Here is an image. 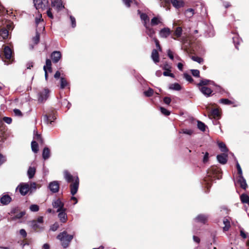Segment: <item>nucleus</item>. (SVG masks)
Here are the masks:
<instances>
[{
	"mask_svg": "<svg viewBox=\"0 0 249 249\" xmlns=\"http://www.w3.org/2000/svg\"><path fill=\"white\" fill-rule=\"evenodd\" d=\"M221 178L220 169L216 166H212L208 170L207 177L204 178L206 187L208 188L211 186L209 181L212 180L213 178L220 179Z\"/></svg>",
	"mask_w": 249,
	"mask_h": 249,
	"instance_id": "obj_1",
	"label": "nucleus"
},
{
	"mask_svg": "<svg viewBox=\"0 0 249 249\" xmlns=\"http://www.w3.org/2000/svg\"><path fill=\"white\" fill-rule=\"evenodd\" d=\"M65 179L68 182L72 183L71 184V193L72 196L75 195L79 187V178L77 177H73L67 171L64 172Z\"/></svg>",
	"mask_w": 249,
	"mask_h": 249,
	"instance_id": "obj_2",
	"label": "nucleus"
},
{
	"mask_svg": "<svg viewBox=\"0 0 249 249\" xmlns=\"http://www.w3.org/2000/svg\"><path fill=\"white\" fill-rule=\"evenodd\" d=\"M73 235L69 234L67 232L64 231L60 233L57 235V239H58L61 243V245L63 248H67L71 241L73 238Z\"/></svg>",
	"mask_w": 249,
	"mask_h": 249,
	"instance_id": "obj_3",
	"label": "nucleus"
},
{
	"mask_svg": "<svg viewBox=\"0 0 249 249\" xmlns=\"http://www.w3.org/2000/svg\"><path fill=\"white\" fill-rule=\"evenodd\" d=\"M34 5L37 10L49 8L48 0H34Z\"/></svg>",
	"mask_w": 249,
	"mask_h": 249,
	"instance_id": "obj_4",
	"label": "nucleus"
},
{
	"mask_svg": "<svg viewBox=\"0 0 249 249\" xmlns=\"http://www.w3.org/2000/svg\"><path fill=\"white\" fill-rule=\"evenodd\" d=\"M22 196H25L29 191V184L27 183H21L17 187Z\"/></svg>",
	"mask_w": 249,
	"mask_h": 249,
	"instance_id": "obj_5",
	"label": "nucleus"
},
{
	"mask_svg": "<svg viewBox=\"0 0 249 249\" xmlns=\"http://www.w3.org/2000/svg\"><path fill=\"white\" fill-rule=\"evenodd\" d=\"M52 205L53 208L57 209V212L66 210V209L64 208V203L60 199L54 200L53 201Z\"/></svg>",
	"mask_w": 249,
	"mask_h": 249,
	"instance_id": "obj_6",
	"label": "nucleus"
},
{
	"mask_svg": "<svg viewBox=\"0 0 249 249\" xmlns=\"http://www.w3.org/2000/svg\"><path fill=\"white\" fill-rule=\"evenodd\" d=\"M56 118L54 116V112H52L48 114H45L43 116V120L45 123L51 124Z\"/></svg>",
	"mask_w": 249,
	"mask_h": 249,
	"instance_id": "obj_7",
	"label": "nucleus"
},
{
	"mask_svg": "<svg viewBox=\"0 0 249 249\" xmlns=\"http://www.w3.org/2000/svg\"><path fill=\"white\" fill-rule=\"evenodd\" d=\"M50 91L48 89H44L40 93L38 100L40 102L45 101L49 95Z\"/></svg>",
	"mask_w": 249,
	"mask_h": 249,
	"instance_id": "obj_8",
	"label": "nucleus"
},
{
	"mask_svg": "<svg viewBox=\"0 0 249 249\" xmlns=\"http://www.w3.org/2000/svg\"><path fill=\"white\" fill-rule=\"evenodd\" d=\"M49 188L53 193H56L59 190V184L58 181H53L49 184Z\"/></svg>",
	"mask_w": 249,
	"mask_h": 249,
	"instance_id": "obj_9",
	"label": "nucleus"
},
{
	"mask_svg": "<svg viewBox=\"0 0 249 249\" xmlns=\"http://www.w3.org/2000/svg\"><path fill=\"white\" fill-rule=\"evenodd\" d=\"M138 14L140 15L141 19L143 21L144 27H147L149 25V18L148 16L144 13H141L140 10L138 11Z\"/></svg>",
	"mask_w": 249,
	"mask_h": 249,
	"instance_id": "obj_10",
	"label": "nucleus"
},
{
	"mask_svg": "<svg viewBox=\"0 0 249 249\" xmlns=\"http://www.w3.org/2000/svg\"><path fill=\"white\" fill-rule=\"evenodd\" d=\"M61 57V54L59 51H54L51 54V58L53 62L57 63Z\"/></svg>",
	"mask_w": 249,
	"mask_h": 249,
	"instance_id": "obj_11",
	"label": "nucleus"
},
{
	"mask_svg": "<svg viewBox=\"0 0 249 249\" xmlns=\"http://www.w3.org/2000/svg\"><path fill=\"white\" fill-rule=\"evenodd\" d=\"M237 182L240 184V186L242 188H243V189H246L247 188V184L243 175L238 176Z\"/></svg>",
	"mask_w": 249,
	"mask_h": 249,
	"instance_id": "obj_12",
	"label": "nucleus"
},
{
	"mask_svg": "<svg viewBox=\"0 0 249 249\" xmlns=\"http://www.w3.org/2000/svg\"><path fill=\"white\" fill-rule=\"evenodd\" d=\"M199 90L205 96H209L213 92L212 90L206 86L199 87Z\"/></svg>",
	"mask_w": 249,
	"mask_h": 249,
	"instance_id": "obj_13",
	"label": "nucleus"
},
{
	"mask_svg": "<svg viewBox=\"0 0 249 249\" xmlns=\"http://www.w3.org/2000/svg\"><path fill=\"white\" fill-rule=\"evenodd\" d=\"M65 212L66 211L57 212L59 213L58 217L59 218L60 221L62 223H65L67 220V215Z\"/></svg>",
	"mask_w": 249,
	"mask_h": 249,
	"instance_id": "obj_14",
	"label": "nucleus"
},
{
	"mask_svg": "<svg viewBox=\"0 0 249 249\" xmlns=\"http://www.w3.org/2000/svg\"><path fill=\"white\" fill-rule=\"evenodd\" d=\"M171 31L169 28H164L162 29L160 32V36L163 38H166L170 34Z\"/></svg>",
	"mask_w": 249,
	"mask_h": 249,
	"instance_id": "obj_15",
	"label": "nucleus"
},
{
	"mask_svg": "<svg viewBox=\"0 0 249 249\" xmlns=\"http://www.w3.org/2000/svg\"><path fill=\"white\" fill-rule=\"evenodd\" d=\"M12 50L8 46H5L4 48V54L5 58L10 59L12 57Z\"/></svg>",
	"mask_w": 249,
	"mask_h": 249,
	"instance_id": "obj_16",
	"label": "nucleus"
},
{
	"mask_svg": "<svg viewBox=\"0 0 249 249\" xmlns=\"http://www.w3.org/2000/svg\"><path fill=\"white\" fill-rule=\"evenodd\" d=\"M11 201V198L8 195L3 196L0 199V203L2 205H7Z\"/></svg>",
	"mask_w": 249,
	"mask_h": 249,
	"instance_id": "obj_17",
	"label": "nucleus"
},
{
	"mask_svg": "<svg viewBox=\"0 0 249 249\" xmlns=\"http://www.w3.org/2000/svg\"><path fill=\"white\" fill-rule=\"evenodd\" d=\"M8 31L5 29L2 28L0 29V41H1L2 39H5L8 37Z\"/></svg>",
	"mask_w": 249,
	"mask_h": 249,
	"instance_id": "obj_18",
	"label": "nucleus"
},
{
	"mask_svg": "<svg viewBox=\"0 0 249 249\" xmlns=\"http://www.w3.org/2000/svg\"><path fill=\"white\" fill-rule=\"evenodd\" d=\"M227 156L225 154L219 155L217 156L218 161L221 164H225L227 161Z\"/></svg>",
	"mask_w": 249,
	"mask_h": 249,
	"instance_id": "obj_19",
	"label": "nucleus"
},
{
	"mask_svg": "<svg viewBox=\"0 0 249 249\" xmlns=\"http://www.w3.org/2000/svg\"><path fill=\"white\" fill-rule=\"evenodd\" d=\"M61 0H55L52 1V6L55 7L58 10L64 7L62 5V3L60 1Z\"/></svg>",
	"mask_w": 249,
	"mask_h": 249,
	"instance_id": "obj_20",
	"label": "nucleus"
},
{
	"mask_svg": "<svg viewBox=\"0 0 249 249\" xmlns=\"http://www.w3.org/2000/svg\"><path fill=\"white\" fill-rule=\"evenodd\" d=\"M151 57L153 60L155 62L157 63L159 61V55L158 52L156 50H153L151 54Z\"/></svg>",
	"mask_w": 249,
	"mask_h": 249,
	"instance_id": "obj_21",
	"label": "nucleus"
},
{
	"mask_svg": "<svg viewBox=\"0 0 249 249\" xmlns=\"http://www.w3.org/2000/svg\"><path fill=\"white\" fill-rule=\"evenodd\" d=\"M50 156V150L48 147H45L43 150L42 157L44 160L48 159Z\"/></svg>",
	"mask_w": 249,
	"mask_h": 249,
	"instance_id": "obj_22",
	"label": "nucleus"
},
{
	"mask_svg": "<svg viewBox=\"0 0 249 249\" xmlns=\"http://www.w3.org/2000/svg\"><path fill=\"white\" fill-rule=\"evenodd\" d=\"M146 28V33L151 38H154L153 36L155 34V31L153 28L150 27L149 25L147 27H145Z\"/></svg>",
	"mask_w": 249,
	"mask_h": 249,
	"instance_id": "obj_23",
	"label": "nucleus"
},
{
	"mask_svg": "<svg viewBox=\"0 0 249 249\" xmlns=\"http://www.w3.org/2000/svg\"><path fill=\"white\" fill-rule=\"evenodd\" d=\"M171 2L173 5L177 8H178L183 6V2L181 1L178 0H171Z\"/></svg>",
	"mask_w": 249,
	"mask_h": 249,
	"instance_id": "obj_24",
	"label": "nucleus"
},
{
	"mask_svg": "<svg viewBox=\"0 0 249 249\" xmlns=\"http://www.w3.org/2000/svg\"><path fill=\"white\" fill-rule=\"evenodd\" d=\"M36 169L34 167H30L28 169L27 174L29 178H32L35 175Z\"/></svg>",
	"mask_w": 249,
	"mask_h": 249,
	"instance_id": "obj_25",
	"label": "nucleus"
},
{
	"mask_svg": "<svg viewBox=\"0 0 249 249\" xmlns=\"http://www.w3.org/2000/svg\"><path fill=\"white\" fill-rule=\"evenodd\" d=\"M241 201L243 203H247L249 205V196L246 194H242L240 196Z\"/></svg>",
	"mask_w": 249,
	"mask_h": 249,
	"instance_id": "obj_26",
	"label": "nucleus"
},
{
	"mask_svg": "<svg viewBox=\"0 0 249 249\" xmlns=\"http://www.w3.org/2000/svg\"><path fill=\"white\" fill-rule=\"evenodd\" d=\"M207 219V216L203 215V214H200L198 215L196 218V220L198 222H200L202 223H204L205 221H206Z\"/></svg>",
	"mask_w": 249,
	"mask_h": 249,
	"instance_id": "obj_27",
	"label": "nucleus"
},
{
	"mask_svg": "<svg viewBox=\"0 0 249 249\" xmlns=\"http://www.w3.org/2000/svg\"><path fill=\"white\" fill-rule=\"evenodd\" d=\"M213 83V82L209 80H207V79L202 80H201L200 82L197 84V86H198L199 87H201L205 86L206 85H207L209 84H211Z\"/></svg>",
	"mask_w": 249,
	"mask_h": 249,
	"instance_id": "obj_28",
	"label": "nucleus"
},
{
	"mask_svg": "<svg viewBox=\"0 0 249 249\" xmlns=\"http://www.w3.org/2000/svg\"><path fill=\"white\" fill-rule=\"evenodd\" d=\"M31 147L33 152L37 153L38 151V146L37 143L35 141H33L31 143Z\"/></svg>",
	"mask_w": 249,
	"mask_h": 249,
	"instance_id": "obj_29",
	"label": "nucleus"
},
{
	"mask_svg": "<svg viewBox=\"0 0 249 249\" xmlns=\"http://www.w3.org/2000/svg\"><path fill=\"white\" fill-rule=\"evenodd\" d=\"M223 223L225 225V226L223 227V230L224 231H227L230 227V222L227 218H224Z\"/></svg>",
	"mask_w": 249,
	"mask_h": 249,
	"instance_id": "obj_30",
	"label": "nucleus"
},
{
	"mask_svg": "<svg viewBox=\"0 0 249 249\" xmlns=\"http://www.w3.org/2000/svg\"><path fill=\"white\" fill-rule=\"evenodd\" d=\"M169 89L175 90H179L181 89V86L178 83H174L170 85Z\"/></svg>",
	"mask_w": 249,
	"mask_h": 249,
	"instance_id": "obj_31",
	"label": "nucleus"
},
{
	"mask_svg": "<svg viewBox=\"0 0 249 249\" xmlns=\"http://www.w3.org/2000/svg\"><path fill=\"white\" fill-rule=\"evenodd\" d=\"M161 22L160 19L158 17L153 18L151 21V26H155Z\"/></svg>",
	"mask_w": 249,
	"mask_h": 249,
	"instance_id": "obj_32",
	"label": "nucleus"
},
{
	"mask_svg": "<svg viewBox=\"0 0 249 249\" xmlns=\"http://www.w3.org/2000/svg\"><path fill=\"white\" fill-rule=\"evenodd\" d=\"M182 32V28L180 27H178L176 28L175 32H174V35L177 37H179L181 36Z\"/></svg>",
	"mask_w": 249,
	"mask_h": 249,
	"instance_id": "obj_33",
	"label": "nucleus"
},
{
	"mask_svg": "<svg viewBox=\"0 0 249 249\" xmlns=\"http://www.w3.org/2000/svg\"><path fill=\"white\" fill-rule=\"evenodd\" d=\"M197 127L200 130L204 131L206 128V125L202 122L198 121H197Z\"/></svg>",
	"mask_w": 249,
	"mask_h": 249,
	"instance_id": "obj_34",
	"label": "nucleus"
},
{
	"mask_svg": "<svg viewBox=\"0 0 249 249\" xmlns=\"http://www.w3.org/2000/svg\"><path fill=\"white\" fill-rule=\"evenodd\" d=\"M194 14L193 9H188L185 11V15L187 18L192 17Z\"/></svg>",
	"mask_w": 249,
	"mask_h": 249,
	"instance_id": "obj_35",
	"label": "nucleus"
},
{
	"mask_svg": "<svg viewBox=\"0 0 249 249\" xmlns=\"http://www.w3.org/2000/svg\"><path fill=\"white\" fill-rule=\"evenodd\" d=\"M219 147L220 148L221 151L224 152H227L228 149L226 146V145L223 142H218Z\"/></svg>",
	"mask_w": 249,
	"mask_h": 249,
	"instance_id": "obj_36",
	"label": "nucleus"
},
{
	"mask_svg": "<svg viewBox=\"0 0 249 249\" xmlns=\"http://www.w3.org/2000/svg\"><path fill=\"white\" fill-rule=\"evenodd\" d=\"M52 66V62L49 59H47L46 61V65L43 67V70L44 71L47 70V69L48 68H51Z\"/></svg>",
	"mask_w": 249,
	"mask_h": 249,
	"instance_id": "obj_37",
	"label": "nucleus"
},
{
	"mask_svg": "<svg viewBox=\"0 0 249 249\" xmlns=\"http://www.w3.org/2000/svg\"><path fill=\"white\" fill-rule=\"evenodd\" d=\"M211 115L213 118L217 117L219 116V112L217 109H213L211 111Z\"/></svg>",
	"mask_w": 249,
	"mask_h": 249,
	"instance_id": "obj_38",
	"label": "nucleus"
},
{
	"mask_svg": "<svg viewBox=\"0 0 249 249\" xmlns=\"http://www.w3.org/2000/svg\"><path fill=\"white\" fill-rule=\"evenodd\" d=\"M30 192H32L36 190V184L35 182H30L29 184Z\"/></svg>",
	"mask_w": 249,
	"mask_h": 249,
	"instance_id": "obj_39",
	"label": "nucleus"
},
{
	"mask_svg": "<svg viewBox=\"0 0 249 249\" xmlns=\"http://www.w3.org/2000/svg\"><path fill=\"white\" fill-rule=\"evenodd\" d=\"M153 93H154V91L151 88H149L147 90L145 91L144 92V95L147 97H150V96H152L153 95Z\"/></svg>",
	"mask_w": 249,
	"mask_h": 249,
	"instance_id": "obj_40",
	"label": "nucleus"
},
{
	"mask_svg": "<svg viewBox=\"0 0 249 249\" xmlns=\"http://www.w3.org/2000/svg\"><path fill=\"white\" fill-rule=\"evenodd\" d=\"M30 210L32 212H37L39 210V206L36 204H33L30 206Z\"/></svg>",
	"mask_w": 249,
	"mask_h": 249,
	"instance_id": "obj_41",
	"label": "nucleus"
},
{
	"mask_svg": "<svg viewBox=\"0 0 249 249\" xmlns=\"http://www.w3.org/2000/svg\"><path fill=\"white\" fill-rule=\"evenodd\" d=\"M68 85V83L65 79L61 78V85L60 87L61 89H64Z\"/></svg>",
	"mask_w": 249,
	"mask_h": 249,
	"instance_id": "obj_42",
	"label": "nucleus"
},
{
	"mask_svg": "<svg viewBox=\"0 0 249 249\" xmlns=\"http://www.w3.org/2000/svg\"><path fill=\"white\" fill-rule=\"evenodd\" d=\"M24 214H25V213L23 212H21L17 214V215H16L13 217H12V219L15 220H16V219H20Z\"/></svg>",
	"mask_w": 249,
	"mask_h": 249,
	"instance_id": "obj_43",
	"label": "nucleus"
},
{
	"mask_svg": "<svg viewBox=\"0 0 249 249\" xmlns=\"http://www.w3.org/2000/svg\"><path fill=\"white\" fill-rule=\"evenodd\" d=\"M160 110L161 113L163 114H164V115L168 116L170 114V112L169 111H168V110H167L166 109H165V108H164L163 107H160Z\"/></svg>",
	"mask_w": 249,
	"mask_h": 249,
	"instance_id": "obj_44",
	"label": "nucleus"
},
{
	"mask_svg": "<svg viewBox=\"0 0 249 249\" xmlns=\"http://www.w3.org/2000/svg\"><path fill=\"white\" fill-rule=\"evenodd\" d=\"M34 139L38 141L39 142H40L41 143H43V140L41 138V136L37 133H36L35 134L34 137Z\"/></svg>",
	"mask_w": 249,
	"mask_h": 249,
	"instance_id": "obj_45",
	"label": "nucleus"
},
{
	"mask_svg": "<svg viewBox=\"0 0 249 249\" xmlns=\"http://www.w3.org/2000/svg\"><path fill=\"white\" fill-rule=\"evenodd\" d=\"M33 41L35 44H36L39 42V34L36 32L35 37L33 38Z\"/></svg>",
	"mask_w": 249,
	"mask_h": 249,
	"instance_id": "obj_46",
	"label": "nucleus"
},
{
	"mask_svg": "<svg viewBox=\"0 0 249 249\" xmlns=\"http://www.w3.org/2000/svg\"><path fill=\"white\" fill-rule=\"evenodd\" d=\"M43 20L42 18V15L41 14H39L38 17H36V24L37 26L38 24L41 22H43Z\"/></svg>",
	"mask_w": 249,
	"mask_h": 249,
	"instance_id": "obj_47",
	"label": "nucleus"
},
{
	"mask_svg": "<svg viewBox=\"0 0 249 249\" xmlns=\"http://www.w3.org/2000/svg\"><path fill=\"white\" fill-rule=\"evenodd\" d=\"M13 112L15 116L18 117H21L22 116V112L18 109H14Z\"/></svg>",
	"mask_w": 249,
	"mask_h": 249,
	"instance_id": "obj_48",
	"label": "nucleus"
},
{
	"mask_svg": "<svg viewBox=\"0 0 249 249\" xmlns=\"http://www.w3.org/2000/svg\"><path fill=\"white\" fill-rule=\"evenodd\" d=\"M192 59L194 61H196L199 63H201L203 62V59L199 57L193 56L192 57Z\"/></svg>",
	"mask_w": 249,
	"mask_h": 249,
	"instance_id": "obj_49",
	"label": "nucleus"
},
{
	"mask_svg": "<svg viewBox=\"0 0 249 249\" xmlns=\"http://www.w3.org/2000/svg\"><path fill=\"white\" fill-rule=\"evenodd\" d=\"M184 78L188 81L192 82L193 81L191 76L187 73L184 74Z\"/></svg>",
	"mask_w": 249,
	"mask_h": 249,
	"instance_id": "obj_50",
	"label": "nucleus"
},
{
	"mask_svg": "<svg viewBox=\"0 0 249 249\" xmlns=\"http://www.w3.org/2000/svg\"><path fill=\"white\" fill-rule=\"evenodd\" d=\"M220 102L225 105H230L232 103L231 101L227 99H221L220 100Z\"/></svg>",
	"mask_w": 249,
	"mask_h": 249,
	"instance_id": "obj_51",
	"label": "nucleus"
},
{
	"mask_svg": "<svg viewBox=\"0 0 249 249\" xmlns=\"http://www.w3.org/2000/svg\"><path fill=\"white\" fill-rule=\"evenodd\" d=\"M192 74L195 77L199 76V71L197 70H191Z\"/></svg>",
	"mask_w": 249,
	"mask_h": 249,
	"instance_id": "obj_52",
	"label": "nucleus"
},
{
	"mask_svg": "<svg viewBox=\"0 0 249 249\" xmlns=\"http://www.w3.org/2000/svg\"><path fill=\"white\" fill-rule=\"evenodd\" d=\"M182 132L183 133L187 134V135H191L193 133V131L191 129H183L182 130Z\"/></svg>",
	"mask_w": 249,
	"mask_h": 249,
	"instance_id": "obj_53",
	"label": "nucleus"
},
{
	"mask_svg": "<svg viewBox=\"0 0 249 249\" xmlns=\"http://www.w3.org/2000/svg\"><path fill=\"white\" fill-rule=\"evenodd\" d=\"M236 167L237 169L238 173L239 174V176H242L243 175H242V171L241 168L238 162L236 163Z\"/></svg>",
	"mask_w": 249,
	"mask_h": 249,
	"instance_id": "obj_54",
	"label": "nucleus"
},
{
	"mask_svg": "<svg viewBox=\"0 0 249 249\" xmlns=\"http://www.w3.org/2000/svg\"><path fill=\"white\" fill-rule=\"evenodd\" d=\"M59 225L58 223H54L53 225L51 227L50 229L53 231H55L58 228Z\"/></svg>",
	"mask_w": 249,
	"mask_h": 249,
	"instance_id": "obj_55",
	"label": "nucleus"
},
{
	"mask_svg": "<svg viewBox=\"0 0 249 249\" xmlns=\"http://www.w3.org/2000/svg\"><path fill=\"white\" fill-rule=\"evenodd\" d=\"M70 19L71 20L72 27L73 28L75 27L76 26V21L75 18L71 16Z\"/></svg>",
	"mask_w": 249,
	"mask_h": 249,
	"instance_id": "obj_56",
	"label": "nucleus"
},
{
	"mask_svg": "<svg viewBox=\"0 0 249 249\" xmlns=\"http://www.w3.org/2000/svg\"><path fill=\"white\" fill-rule=\"evenodd\" d=\"M3 121L8 124H10L12 123V119L10 117H4L3 118Z\"/></svg>",
	"mask_w": 249,
	"mask_h": 249,
	"instance_id": "obj_57",
	"label": "nucleus"
},
{
	"mask_svg": "<svg viewBox=\"0 0 249 249\" xmlns=\"http://www.w3.org/2000/svg\"><path fill=\"white\" fill-rule=\"evenodd\" d=\"M32 226L35 229H40L41 228L40 226L38 224V223H36V221L32 222Z\"/></svg>",
	"mask_w": 249,
	"mask_h": 249,
	"instance_id": "obj_58",
	"label": "nucleus"
},
{
	"mask_svg": "<svg viewBox=\"0 0 249 249\" xmlns=\"http://www.w3.org/2000/svg\"><path fill=\"white\" fill-rule=\"evenodd\" d=\"M153 40H154V42H155L156 47L160 51L161 50V47H160V43H159L158 40L156 38H153Z\"/></svg>",
	"mask_w": 249,
	"mask_h": 249,
	"instance_id": "obj_59",
	"label": "nucleus"
},
{
	"mask_svg": "<svg viewBox=\"0 0 249 249\" xmlns=\"http://www.w3.org/2000/svg\"><path fill=\"white\" fill-rule=\"evenodd\" d=\"M167 55L168 57L172 60L174 59V55L173 52L170 50H167Z\"/></svg>",
	"mask_w": 249,
	"mask_h": 249,
	"instance_id": "obj_60",
	"label": "nucleus"
},
{
	"mask_svg": "<svg viewBox=\"0 0 249 249\" xmlns=\"http://www.w3.org/2000/svg\"><path fill=\"white\" fill-rule=\"evenodd\" d=\"M163 101L166 104L169 105L171 103V99L169 97H165L163 99Z\"/></svg>",
	"mask_w": 249,
	"mask_h": 249,
	"instance_id": "obj_61",
	"label": "nucleus"
},
{
	"mask_svg": "<svg viewBox=\"0 0 249 249\" xmlns=\"http://www.w3.org/2000/svg\"><path fill=\"white\" fill-rule=\"evenodd\" d=\"M47 16L51 18H53V14L51 12V9L50 8H49L47 11Z\"/></svg>",
	"mask_w": 249,
	"mask_h": 249,
	"instance_id": "obj_62",
	"label": "nucleus"
},
{
	"mask_svg": "<svg viewBox=\"0 0 249 249\" xmlns=\"http://www.w3.org/2000/svg\"><path fill=\"white\" fill-rule=\"evenodd\" d=\"M19 233L23 237H25L27 235L26 232L24 229H21L19 231Z\"/></svg>",
	"mask_w": 249,
	"mask_h": 249,
	"instance_id": "obj_63",
	"label": "nucleus"
},
{
	"mask_svg": "<svg viewBox=\"0 0 249 249\" xmlns=\"http://www.w3.org/2000/svg\"><path fill=\"white\" fill-rule=\"evenodd\" d=\"M124 4L127 7H129L130 6V3L131 2V0H123Z\"/></svg>",
	"mask_w": 249,
	"mask_h": 249,
	"instance_id": "obj_64",
	"label": "nucleus"
}]
</instances>
